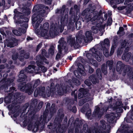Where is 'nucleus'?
Wrapping results in <instances>:
<instances>
[{
	"label": "nucleus",
	"mask_w": 133,
	"mask_h": 133,
	"mask_svg": "<svg viewBox=\"0 0 133 133\" xmlns=\"http://www.w3.org/2000/svg\"><path fill=\"white\" fill-rule=\"evenodd\" d=\"M102 51L103 55L106 57H108L110 56L109 51L106 48L104 47L101 48H98L96 49L95 47H93L90 51V52L86 54V56L88 59V62L95 67H97L98 64L96 61L93 59V57H94L98 61L100 62L102 58Z\"/></svg>",
	"instance_id": "obj_1"
},
{
	"label": "nucleus",
	"mask_w": 133,
	"mask_h": 133,
	"mask_svg": "<svg viewBox=\"0 0 133 133\" xmlns=\"http://www.w3.org/2000/svg\"><path fill=\"white\" fill-rule=\"evenodd\" d=\"M82 31L81 30L79 32L78 34L76 36V41L74 37H72L71 35L69 36L68 38V43L71 47H73L75 48H78L79 46V44L81 43L83 41V37L82 34Z\"/></svg>",
	"instance_id": "obj_2"
},
{
	"label": "nucleus",
	"mask_w": 133,
	"mask_h": 133,
	"mask_svg": "<svg viewBox=\"0 0 133 133\" xmlns=\"http://www.w3.org/2000/svg\"><path fill=\"white\" fill-rule=\"evenodd\" d=\"M40 80L38 79L36 80L34 83L33 87L31 83L27 84L25 86L26 83L25 82H21L19 85L18 88L21 91H32L34 88H36L40 83Z\"/></svg>",
	"instance_id": "obj_3"
},
{
	"label": "nucleus",
	"mask_w": 133,
	"mask_h": 133,
	"mask_svg": "<svg viewBox=\"0 0 133 133\" xmlns=\"http://www.w3.org/2000/svg\"><path fill=\"white\" fill-rule=\"evenodd\" d=\"M83 63L85 62L84 59L81 57L78 58L77 60L75 61V64L77 65L78 68L77 70L74 71L75 75L77 77L79 78L81 75L85 76L86 75V73L84 71V68L82 65L80 63V61Z\"/></svg>",
	"instance_id": "obj_4"
},
{
	"label": "nucleus",
	"mask_w": 133,
	"mask_h": 133,
	"mask_svg": "<svg viewBox=\"0 0 133 133\" xmlns=\"http://www.w3.org/2000/svg\"><path fill=\"white\" fill-rule=\"evenodd\" d=\"M35 72V67L33 65H29L25 70L20 71V74L18 75L19 78L17 81L21 82L25 81L26 78V76L25 75L26 72L32 73Z\"/></svg>",
	"instance_id": "obj_5"
},
{
	"label": "nucleus",
	"mask_w": 133,
	"mask_h": 133,
	"mask_svg": "<svg viewBox=\"0 0 133 133\" xmlns=\"http://www.w3.org/2000/svg\"><path fill=\"white\" fill-rule=\"evenodd\" d=\"M58 42L59 44L58 46V52L56 55V59H58L60 58L61 54L66 53L68 50L66 43L64 41V38H61L59 41Z\"/></svg>",
	"instance_id": "obj_6"
},
{
	"label": "nucleus",
	"mask_w": 133,
	"mask_h": 133,
	"mask_svg": "<svg viewBox=\"0 0 133 133\" xmlns=\"http://www.w3.org/2000/svg\"><path fill=\"white\" fill-rule=\"evenodd\" d=\"M17 24L18 25H20L23 28H19V30H12L13 33L16 35L17 36H20L22 33H24L26 31V29L28 27V24L26 23L23 22V21H17L16 22Z\"/></svg>",
	"instance_id": "obj_7"
},
{
	"label": "nucleus",
	"mask_w": 133,
	"mask_h": 133,
	"mask_svg": "<svg viewBox=\"0 0 133 133\" xmlns=\"http://www.w3.org/2000/svg\"><path fill=\"white\" fill-rule=\"evenodd\" d=\"M42 121V116L41 115L39 121H38L37 122H36L34 125H33V123H30L28 125V130L30 131L32 130L33 132L34 133L36 132L38 130L40 124L44 126L45 124L46 123H44V121Z\"/></svg>",
	"instance_id": "obj_8"
},
{
	"label": "nucleus",
	"mask_w": 133,
	"mask_h": 133,
	"mask_svg": "<svg viewBox=\"0 0 133 133\" xmlns=\"http://www.w3.org/2000/svg\"><path fill=\"white\" fill-rule=\"evenodd\" d=\"M45 11L44 10H41L39 14L36 15V14H34L32 16V20L33 23H35L36 21H37L35 24L36 28H37L39 24L42 21L43 19L42 17L44 16L43 14L45 13Z\"/></svg>",
	"instance_id": "obj_9"
},
{
	"label": "nucleus",
	"mask_w": 133,
	"mask_h": 133,
	"mask_svg": "<svg viewBox=\"0 0 133 133\" xmlns=\"http://www.w3.org/2000/svg\"><path fill=\"white\" fill-rule=\"evenodd\" d=\"M63 111V109H59L57 113V115L55 119L54 123L55 124L56 122V124L57 125H58L57 129L58 128H61V123L64 116Z\"/></svg>",
	"instance_id": "obj_10"
},
{
	"label": "nucleus",
	"mask_w": 133,
	"mask_h": 133,
	"mask_svg": "<svg viewBox=\"0 0 133 133\" xmlns=\"http://www.w3.org/2000/svg\"><path fill=\"white\" fill-rule=\"evenodd\" d=\"M25 96L24 95H21L20 92H16L14 95V101L12 104L16 105L18 103H22L24 99Z\"/></svg>",
	"instance_id": "obj_11"
},
{
	"label": "nucleus",
	"mask_w": 133,
	"mask_h": 133,
	"mask_svg": "<svg viewBox=\"0 0 133 133\" xmlns=\"http://www.w3.org/2000/svg\"><path fill=\"white\" fill-rule=\"evenodd\" d=\"M39 58H40L37 61H36V63L37 66H38L41 69V71L43 72H45L46 70V69L44 66L42 65L43 64V61L47 64H48V62H46V59L44 57H41L40 56H37V59H39Z\"/></svg>",
	"instance_id": "obj_12"
},
{
	"label": "nucleus",
	"mask_w": 133,
	"mask_h": 133,
	"mask_svg": "<svg viewBox=\"0 0 133 133\" xmlns=\"http://www.w3.org/2000/svg\"><path fill=\"white\" fill-rule=\"evenodd\" d=\"M38 103V101L37 99H35L32 100L31 102L30 103L28 112H30L31 114L35 113L37 110V106Z\"/></svg>",
	"instance_id": "obj_13"
},
{
	"label": "nucleus",
	"mask_w": 133,
	"mask_h": 133,
	"mask_svg": "<svg viewBox=\"0 0 133 133\" xmlns=\"http://www.w3.org/2000/svg\"><path fill=\"white\" fill-rule=\"evenodd\" d=\"M51 29H50V30L49 33L48 31L47 30H41L40 34L41 36L44 37L45 38L48 39V38L49 36L52 38H54L55 36L56 35L55 31H53L52 32H51Z\"/></svg>",
	"instance_id": "obj_14"
},
{
	"label": "nucleus",
	"mask_w": 133,
	"mask_h": 133,
	"mask_svg": "<svg viewBox=\"0 0 133 133\" xmlns=\"http://www.w3.org/2000/svg\"><path fill=\"white\" fill-rule=\"evenodd\" d=\"M105 27V24H103L101 23H98L96 26H93L92 27L91 30L92 32L94 33H97L98 32V29L97 28H98L99 30L100 31L103 32L104 31V29Z\"/></svg>",
	"instance_id": "obj_15"
},
{
	"label": "nucleus",
	"mask_w": 133,
	"mask_h": 133,
	"mask_svg": "<svg viewBox=\"0 0 133 133\" xmlns=\"http://www.w3.org/2000/svg\"><path fill=\"white\" fill-rule=\"evenodd\" d=\"M50 103H48L46 105L45 111L44 112L43 115H42V121H44V123H47L50 120V119H48V120H47V118L49 112L50 111Z\"/></svg>",
	"instance_id": "obj_16"
},
{
	"label": "nucleus",
	"mask_w": 133,
	"mask_h": 133,
	"mask_svg": "<svg viewBox=\"0 0 133 133\" xmlns=\"http://www.w3.org/2000/svg\"><path fill=\"white\" fill-rule=\"evenodd\" d=\"M123 107V104L121 101H117L113 107V110L118 113H122L123 110L122 108Z\"/></svg>",
	"instance_id": "obj_17"
},
{
	"label": "nucleus",
	"mask_w": 133,
	"mask_h": 133,
	"mask_svg": "<svg viewBox=\"0 0 133 133\" xmlns=\"http://www.w3.org/2000/svg\"><path fill=\"white\" fill-rule=\"evenodd\" d=\"M19 105H15L13 104H11L8 105L7 106V108L10 111L8 112V114L11 115V114H14L20 108Z\"/></svg>",
	"instance_id": "obj_18"
},
{
	"label": "nucleus",
	"mask_w": 133,
	"mask_h": 133,
	"mask_svg": "<svg viewBox=\"0 0 133 133\" xmlns=\"http://www.w3.org/2000/svg\"><path fill=\"white\" fill-rule=\"evenodd\" d=\"M82 14L83 16L85 15V19L87 22L90 21L88 20V18H90L92 19V13L91 12L89 9L87 8L84 10L82 12Z\"/></svg>",
	"instance_id": "obj_19"
},
{
	"label": "nucleus",
	"mask_w": 133,
	"mask_h": 133,
	"mask_svg": "<svg viewBox=\"0 0 133 133\" xmlns=\"http://www.w3.org/2000/svg\"><path fill=\"white\" fill-rule=\"evenodd\" d=\"M83 37L84 41L85 43H88L90 42L92 40V33L89 31H87L85 34V37H84L82 35Z\"/></svg>",
	"instance_id": "obj_20"
},
{
	"label": "nucleus",
	"mask_w": 133,
	"mask_h": 133,
	"mask_svg": "<svg viewBox=\"0 0 133 133\" xmlns=\"http://www.w3.org/2000/svg\"><path fill=\"white\" fill-rule=\"evenodd\" d=\"M14 92H11V93H9L7 96L5 97L4 98V102L6 105L10 103L11 102V99L14 97Z\"/></svg>",
	"instance_id": "obj_21"
},
{
	"label": "nucleus",
	"mask_w": 133,
	"mask_h": 133,
	"mask_svg": "<svg viewBox=\"0 0 133 133\" xmlns=\"http://www.w3.org/2000/svg\"><path fill=\"white\" fill-rule=\"evenodd\" d=\"M17 45V41L15 39H14L12 41H9L7 42H5L4 47H5L6 45L7 47L11 48Z\"/></svg>",
	"instance_id": "obj_22"
},
{
	"label": "nucleus",
	"mask_w": 133,
	"mask_h": 133,
	"mask_svg": "<svg viewBox=\"0 0 133 133\" xmlns=\"http://www.w3.org/2000/svg\"><path fill=\"white\" fill-rule=\"evenodd\" d=\"M93 17L92 19L90 18H88V20L90 21L91 22H93L95 20H99L101 21V19L99 18L100 14L97 11H95L92 13Z\"/></svg>",
	"instance_id": "obj_23"
},
{
	"label": "nucleus",
	"mask_w": 133,
	"mask_h": 133,
	"mask_svg": "<svg viewBox=\"0 0 133 133\" xmlns=\"http://www.w3.org/2000/svg\"><path fill=\"white\" fill-rule=\"evenodd\" d=\"M110 46V42L108 39H105L103 42H101L98 45V47L99 48H103L104 47L106 48V46Z\"/></svg>",
	"instance_id": "obj_24"
},
{
	"label": "nucleus",
	"mask_w": 133,
	"mask_h": 133,
	"mask_svg": "<svg viewBox=\"0 0 133 133\" xmlns=\"http://www.w3.org/2000/svg\"><path fill=\"white\" fill-rule=\"evenodd\" d=\"M68 83L70 85V87H71L72 88L73 87V85L75 84L76 85L78 86L80 83L79 80L75 78H73L72 80H69Z\"/></svg>",
	"instance_id": "obj_25"
},
{
	"label": "nucleus",
	"mask_w": 133,
	"mask_h": 133,
	"mask_svg": "<svg viewBox=\"0 0 133 133\" xmlns=\"http://www.w3.org/2000/svg\"><path fill=\"white\" fill-rule=\"evenodd\" d=\"M124 66V65L121 62L118 61L116 64V70L119 72V73H121Z\"/></svg>",
	"instance_id": "obj_26"
},
{
	"label": "nucleus",
	"mask_w": 133,
	"mask_h": 133,
	"mask_svg": "<svg viewBox=\"0 0 133 133\" xmlns=\"http://www.w3.org/2000/svg\"><path fill=\"white\" fill-rule=\"evenodd\" d=\"M133 56V55H131V53H127L126 52L122 56V59L127 62L132 58Z\"/></svg>",
	"instance_id": "obj_27"
},
{
	"label": "nucleus",
	"mask_w": 133,
	"mask_h": 133,
	"mask_svg": "<svg viewBox=\"0 0 133 133\" xmlns=\"http://www.w3.org/2000/svg\"><path fill=\"white\" fill-rule=\"evenodd\" d=\"M40 23H39L38 24V26L37 28H36V27L35 26V28L36 30V31L37 30V31H38L39 30V28L41 29V30H47L48 31L49 28V24L48 23H44L43 25L42 28H41V25L40 24H39Z\"/></svg>",
	"instance_id": "obj_28"
},
{
	"label": "nucleus",
	"mask_w": 133,
	"mask_h": 133,
	"mask_svg": "<svg viewBox=\"0 0 133 133\" xmlns=\"http://www.w3.org/2000/svg\"><path fill=\"white\" fill-rule=\"evenodd\" d=\"M78 96V99H81L83 97H88L91 95V94L89 92H80Z\"/></svg>",
	"instance_id": "obj_29"
},
{
	"label": "nucleus",
	"mask_w": 133,
	"mask_h": 133,
	"mask_svg": "<svg viewBox=\"0 0 133 133\" xmlns=\"http://www.w3.org/2000/svg\"><path fill=\"white\" fill-rule=\"evenodd\" d=\"M89 78L92 83L94 84L98 83L99 82V79L98 78H97L96 76L94 74H92L89 77Z\"/></svg>",
	"instance_id": "obj_30"
},
{
	"label": "nucleus",
	"mask_w": 133,
	"mask_h": 133,
	"mask_svg": "<svg viewBox=\"0 0 133 133\" xmlns=\"http://www.w3.org/2000/svg\"><path fill=\"white\" fill-rule=\"evenodd\" d=\"M14 80L13 79L11 80L8 79L7 81H6V80H2L1 81V82H2L3 83V84L2 85V87L3 88H5L6 89L8 86V84L9 85L10 83H11Z\"/></svg>",
	"instance_id": "obj_31"
},
{
	"label": "nucleus",
	"mask_w": 133,
	"mask_h": 133,
	"mask_svg": "<svg viewBox=\"0 0 133 133\" xmlns=\"http://www.w3.org/2000/svg\"><path fill=\"white\" fill-rule=\"evenodd\" d=\"M100 110L99 107L97 106L96 108L95 109L94 111L93 112V115H94L95 116H101L102 115L100 113Z\"/></svg>",
	"instance_id": "obj_32"
},
{
	"label": "nucleus",
	"mask_w": 133,
	"mask_h": 133,
	"mask_svg": "<svg viewBox=\"0 0 133 133\" xmlns=\"http://www.w3.org/2000/svg\"><path fill=\"white\" fill-rule=\"evenodd\" d=\"M89 105L88 103L85 104L82 108H81L80 111L83 113H84L89 108Z\"/></svg>",
	"instance_id": "obj_33"
},
{
	"label": "nucleus",
	"mask_w": 133,
	"mask_h": 133,
	"mask_svg": "<svg viewBox=\"0 0 133 133\" xmlns=\"http://www.w3.org/2000/svg\"><path fill=\"white\" fill-rule=\"evenodd\" d=\"M89 105L88 103L85 104L82 108H81L80 111L83 113H84L89 108Z\"/></svg>",
	"instance_id": "obj_34"
},
{
	"label": "nucleus",
	"mask_w": 133,
	"mask_h": 133,
	"mask_svg": "<svg viewBox=\"0 0 133 133\" xmlns=\"http://www.w3.org/2000/svg\"><path fill=\"white\" fill-rule=\"evenodd\" d=\"M89 105L88 103L85 104L82 108H81L80 111L83 113H84L89 108Z\"/></svg>",
	"instance_id": "obj_35"
},
{
	"label": "nucleus",
	"mask_w": 133,
	"mask_h": 133,
	"mask_svg": "<svg viewBox=\"0 0 133 133\" xmlns=\"http://www.w3.org/2000/svg\"><path fill=\"white\" fill-rule=\"evenodd\" d=\"M114 62L112 60L108 61L106 62V66L109 67L110 70L112 69L113 66Z\"/></svg>",
	"instance_id": "obj_36"
},
{
	"label": "nucleus",
	"mask_w": 133,
	"mask_h": 133,
	"mask_svg": "<svg viewBox=\"0 0 133 133\" xmlns=\"http://www.w3.org/2000/svg\"><path fill=\"white\" fill-rule=\"evenodd\" d=\"M65 6L63 5L60 9H57L56 10V12L60 14L61 15H63V14L65 9Z\"/></svg>",
	"instance_id": "obj_37"
},
{
	"label": "nucleus",
	"mask_w": 133,
	"mask_h": 133,
	"mask_svg": "<svg viewBox=\"0 0 133 133\" xmlns=\"http://www.w3.org/2000/svg\"><path fill=\"white\" fill-rule=\"evenodd\" d=\"M130 67L128 65H125L124 67L123 72L124 74L123 75H125L126 74H128L130 72Z\"/></svg>",
	"instance_id": "obj_38"
},
{
	"label": "nucleus",
	"mask_w": 133,
	"mask_h": 133,
	"mask_svg": "<svg viewBox=\"0 0 133 133\" xmlns=\"http://www.w3.org/2000/svg\"><path fill=\"white\" fill-rule=\"evenodd\" d=\"M96 73L97 77L99 80H101L102 78V76L100 69L99 68L97 69Z\"/></svg>",
	"instance_id": "obj_39"
},
{
	"label": "nucleus",
	"mask_w": 133,
	"mask_h": 133,
	"mask_svg": "<svg viewBox=\"0 0 133 133\" xmlns=\"http://www.w3.org/2000/svg\"><path fill=\"white\" fill-rule=\"evenodd\" d=\"M101 70L102 72L104 75H105L107 73V66H105V64H102L101 68Z\"/></svg>",
	"instance_id": "obj_40"
},
{
	"label": "nucleus",
	"mask_w": 133,
	"mask_h": 133,
	"mask_svg": "<svg viewBox=\"0 0 133 133\" xmlns=\"http://www.w3.org/2000/svg\"><path fill=\"white\" fill-rule=\"evenodd\" d=\"M29 103H27L25 104L23 106V107L21 109H20L21 110V111H22V113H25V111L26 109L29 107Z\"/></svg>",
	"instance_id": "obj_41"
},
{
	"label": "nucleus",
	"mask_w": 133,
	"mask_h": 133,
	"mask_svg": "<svg viewBox=\"0 0 133 133\" xmlns=\"http://www.w3.org/2000/svg\"><path fill=\"white\" fill-rule=\"evenodd\" d=\"M22 111H21V110L20 109H18L17 111L15 113L13 114V116L12 115L11 116V117L12 118L13 117L15 118H16L20 114L22 113Z\"/></svg>",
	"instance_id": "obj_42"
},
{
	"label": "nucleus",
	"mask_w": 133,
	"mask_h": 133,
	"mask_svg": "<svg viewBox=\"0 0 133 133\" xmlns=\"http://www.w3.org/2000/svg\"><path fill=\"white\" fill-rule=\"evenodd\" d=\"M87 101V99L86 98L81 99L79 101L78 105L79 106H82Z\"/></svg>",
	"instance_id": "obj_43"
},
{
	"label": "nucleus",
	"mask_w": 133,
	"mask_h": 133,
	"mask_svg": "<svg viewBox=\"0 0 133 133\" xmlns=\"http://www.w3.org/2000/svg\"><path fill=\"white\" fill-rule=\"evenodd\" d=\"M103 17L102 18H100L101 21H99L102 23V22L103 21L105 20H106L107 17V14L105 12H103L102 14Z\"/></svg>",
	"instance_id": "obj_44"
},
{
	"label": "nucleus",
	"mask_w": 133,
	"mask_h": 133,
	"mask_svg": "<svg viewBox=\"0 0 133 133\" xmlns=\"http://www.w3.org/2000/svg\"><path fill=\"white\" fill-rule=\"evenodd\" d=\"M55 48L53 46H51L50 48L48 50V52L49 54L51 55H53L54 53Z\"/></svg>",
	"instance_id": "obj_45"
},
{
	"label": "nucleus",
	"mask_w": 133,
	"mask_h": 133,
	"mask_svg": "<svg viewBox=\"0 0 133 133\" xmlns=\"http://www.w3.org/2000/svg\"><path fill=\"white\" fill-rule=\"evenodd\" d=\"M124 30L123 28L122 27H120L119 28V30L117 32L118 34L123 35L124 34V32L123 31Z\"/></svg>",
	"instance_id": "obj_46"
},
{
	"label": "nucleus",
	"mask_w": 133,
	"mask_h": 133,
	"mask_svg": "<svg viewBox=\"0 0 133 133\" xmlns=\"http://www.w3.org/2000/svg\"><path fill=\"white\" fill-rule=\"evenodd\" d=\"M47 92H46L47 94ZM46 92H34V96L35 97H37L38 94H41V95H43L44 93V96L45 97L46 96L45 95Z\"/></svg>",
	"instance_id": "obj_47"
},
{
	"label": "nucleus",
	"mask_w": 133,
	"mask_h": 133,
	"mask_svg": "<svg viewBox=\"0 0 133 133\" xmlns=\"http://www.w3.org/2000/svg\"><path fill=\"white\" fill-rule=\"evenodd\" d=\"M55 103H52L51 105L50 109V112L54 113L56 111L55 108Z\"/></svg>",
	"instance_id": "obj_48"
},
{
	"label": "nucleus",
	"mask_w": 133,
	"mask_h": 133,
	"mask_svg": "<svg viewBox=\"0 0 133 133\" xmlns=\"http://www.w3.org/2000/svg\"><path fill=\"white\" fill-rule=\"evenodd\" d=\"M105 123V121L104 120H102L101 121V123L102 125L101 126V127L103 130H105L106 128V125Z\"/></svg>",
	"instance_id": "obj_49"
},
{
	"label": "nucleus",
	"mask_w": 133,
	"mask_h": 133,
	"mask_svg": "<svg viewBox=\"0 0 133 133\" xmlns=\"http://www.w3.org/2000/svg\"><path fill=\"white\" fill-rule=\"evenodd\" d=\"M22 12L25 15H29L30 13V11L28 9H23L22 10Z\"/></svg>",
	"instance_id": "obj_50"
},
{
	"label": "nucleus",
	"mask_w": 133,
	"mask_h": 133,
	"mask_svg": "<svg viewBox=\"0 0 133 133\" xmlns=\"http://www.w3.org/2000/svg\"><path fill=\"white\" fill-rule=\"evenodd\" d=\"M115 48V46L113 45L112 46L110 53V56H111L113 54L114 52Z\"/></svg>",
	"instance_id": "obj_51"
},
{
	"label": "nucleus",
	"mask_w": 133,
	"mask_h": 133,
	"mask_svg": "<svg viewBox=\"0 0 133 133\" xmlns=\"http://www.w3.org/2000/svg\"><path fill=\"white\" fill-rule=\"evenodd\" d=\"M76 28L77 29H79L81 26V23L79 21L75 23Z\"/></svg>",
	"instance_id": "obj_52"
},
{
	"label": "nucleus",
	"mask_w": 133,
	"mask_h": 133,
	"mask_svg": "<svg viewBox=\"0 0 133 133\" xmlns=\"http://www.w3.org/2000/svg\"><path fill=\"white\" fill-rule=\"evenodd\" d=\"M75 92H71V95L74 97V100L75 101H77V93L75 94Z\"/></svg>",
	"instance_id": "obj_53"
},
{
	"label": "nucleus",
	"mask_w": 133,
	"mask_h": 133,
	"mask_svg": "<svg viewBox=\"0 0 133 133\" xmlns=\"http://www.w3.org/2000/svg\"><path fill=\"white\" fill-rule=\"evenodd\" d=\"M43 104V102H39L37 106V108L40 110L42 107Z\"/></svg>",
	"instance_id": "obj_54"
},
{
	"label": "nucleus",
	"mask_w": 133,
	"mask_h": 133,
	"mask_svg": "<svg viewBox=\"0 0 133 133\" xmlns=\"http://www.w3.org/2000/svg\"><path fill=\"white\" fill-rule=\"evenodd\" d=\"M45 90V88L44 87L38 88L36 89L37 91H44Z\"/></svg>",
	"instance_id": "obj_55"
},
{
	"label": "nucleus",
	"mask_w": 133,
	"mask_h": 133,
	"mask_svg": "<svg viewBox=\"0 0 133 133\" xmlns=\"http://www.w3.org/2000/svg\"><path fill=\"white\" fill-rule=\"evenodd\" d=\"M91 109H89L87 111L86 113V115L88 117H90L91 115Z\"/></svg>",
	"instance_id": "obj_56"
},
{
	"label": "nucleus",
	"mask_w": 133,
	"mask_h": 133,
	"mask_svg": "<svg viewBox=\"0 0 133 133\" xmlns=\"http://www.w3.org/2000/svg\"><path fill=\"white\" fill-rule=\"evenodd\" d=\"M129 44V43H128L126 42V40H124L123 43L122 44V48L124 47H125L126 46H128Z\"/></svg>",
	"instance_id": "obj_57"
},
{
	"label": "nucleus",
	"mask_w": 133,
	"mask_h": 133,
	"mask_svg": "<svg viewBox=\"0 0 133 133\" xmlns=\"http://www.w3.org/2000/svg\"><path fill=\"white\" fill-rule=\"evenodd\" d=\"M85 84L88 86H90L91 85V83L90 80L88 79H86L84 81Z\"/></svg>",
	"instance_id": "obj_58"
},
{
	"label": "nucleus",
	"mask_w": 133,
	"mask_h": 133,
	"mask_svg": "<svg viewBox=\"0 0 133 133\" xmlns=\"http://www.w3.org/2000/svg\"><path fill=\"white\" fill-rule=\"evenodd\" d=\"M6 29V28H2L0 29V32L1 33L3 36L5 35L6 36V35L4 32V30Z\"/></svg>",
	"instance_id": "obj_59"
},
{
	"label": "nucleus",
	"mask_w": 133,
	"mask_h": 133,
	"mask_svg": "<svg viewBox=\"0 0 133 133\" xmlns=\"http://www.w3.org/2000/svg\"><path fill=\"white\" fill-rule=\"evenodd\" d=\"M63 19V22L65 23L67 22L68 21V15L65 14Z\"/></svg>",
	"instance_id": "obj_60"
},
{
	"label": "nucleus",
	"mask_w": 133,
	"mask_h": 133,
	"mask_svg": "<svg viewBox=\"0 0 133 133\" xmlns=\"http://www.w3.org/2000/svg\"><path fill=\"white\" fill-rule=\"evenodd\" d=\"M42 54L43 56H45L46 57H48L49 56L46 55V51L45 49H43L42 50Z\"/></svg>",
	"instance_id": "obj_61"
},
{
	"label": "nucleus",
	"mask_w": 133,
	"mask_h": 133,
	"mask_svg": "<svg viewBox=\"0 0 133 133\" xmlns=\"http://www.w3.org/2000/svg\"><path fill=\"white\" fill-rule=\"evenodd\" d=\"M94 70L90 66H88V72L90 74L92 73L94 71Z\"/></svg>",
	"instance_id": "obj_62"
},
{
	"label": "nucleus",
	"mask_w": 133,
	"mask_h": 133,
	"mask_svg": "<svg viewBox=\"0 0 133 133\" xmlns=\"http://www.w3.org/2000/svg\"><path fill=\"white\" fill-rule=\"evenodd\" d=\"M18 55L17 54H16L13 55L12 57V59L14 60H16L18 57Z\"/></svg>",
	"instance_id": "obj_63"
},
{
	"label": "nucleus",
	"mask_w": 133,
	"mask_h": 133,
	"mask_svg": "<svg viewBox=\"0 0 133 133\" xmlns=\"http://www.w3.org/2000/svg\"><path fill=\"white\" fill-rule=\"evenodd\" d=\"M122 48H121V49L120 48H118L117 51V55H120L122 53Z\"/></svg>",
	"instance_id": "obj_64"
}]
</instances>
